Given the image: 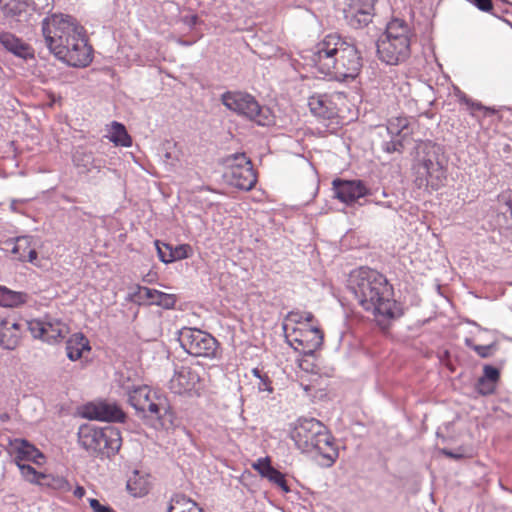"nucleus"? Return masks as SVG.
Listing matches in <instances>:
<instances>
[{
  "label": "nucleus",
  "mask_w": 512,
  "mask_h": 512,
  "mask_svg": "<svg viewBox=\"0 0 512 512\" xmlns=\"http://www.w3.org/2000/svg\"><path fill=\"white\" fill-rule=\"evenodd\" d=\"M348 289L358 305L371 313L379 324L402 315L400 305L394 299L393 286L374 269L360 267L353 270L348 278Z\"/></svg>",
  "instance_id": "1"
},
{
  "label": "nucleus",
  "mask_w": 512,
  "mask_h": 512,
  "mask_svg": "<svg viewBox=\"0 0 512 512\" xmlns=\"http://www.w3.org/2000/svg\"><path fill=\"white\" fill-rule=\"evenodd\" d=\"M290 437L302 452H315L322 464L329 467L338 458V450L327 428L315 418H300L291 429Z\"/></svg>",
  "instance_id": "2"
},
{
  "label": "nucleus",
  "mask_w": 512,
  "mask_h": 512,
  "mask_svg": "<svg viewBox=\"0 0 512 512\" xmlns=\"http://www.w3.org/2000/svg\"><path fill=\"white\" fill-rule=\"evenodd\" d=\"M410 28L404 20L393 19L377 42L379 59L388 65H398L410 56Z\"/></svg>",
  "instance_id": "3"
},
{
  "label": "nucleus",
  "mask_w": 512,
  "mask_h": 512,
  "mask_svg": "<svg viewBox=\"0 0 512 512\" xmlns=\"http://www.w3.org/2000/svg\"><path fill=\"white\" fill-rule=\"evenodd\" d=\"M78 442L82 448L92 455H115L121 445L122 438L119 429L108 426L97 428L83 425L78 432Z\"/></svg>",
  "instance_id": "4"
},
{
  "label": "nucleus",
  "mask_w": 512,
  "mask_h": 512,
  "mask_svg": "<svg viewBox=\"0 0 512 512\" xmlns=\"http://www.w3.org/2000/svg\"><path fill=\"white\" fill-rule=\"evenodd\" d=\"M82 29L75 18L65 14H53L42 22V33L49 50L54 53L70 41Z\"/></svg>",
  "instance_id": "5"
},
{
  "label": "nucleus",
  "mask_w": 512,
  "mask_h": 512,
  "mask_svg": "<svg viewBox=\"0 0 512 512\" xmlns=\"http://www.w3.org/2000/svg\"><path fill=\"white\" fill-rule=\"evenodd\" d=\"M414 183L419 189L431 193L438 191L445 186L447 180V170L438 160L435 153H427L426 156L419 159L413 167Z\"/></svg>",
  "instance_id": "6"
},
{
  "label": "nucleus",
  "mask_w": 512,
  "mask_h": 512,
  "mask_svg": "<svg viewBox=\"0 0 512 512\" xmlns=\"http://www.w3.org/2000/svg\"><path fill=\"white\" fill-rule=\"evenodd\" d=\"M179 342L181 347L194 357L214 359L218 356L219 342L203 330L183 327L179 332Z\"/></svg>",
  "instance_id": "7"
},
{
  "label": "nucleus",
  "mask_w": 512,
  "mask_h": 512,
  "mask_svg": "<svg viewBox=\"0 0 512 512\" xmlns=\"http://www.w3.org/2000/svg\"><path fill=\"white\" fill-rule=\"evenodd\" d=\"M222 103L229 110L254 121L258 125H267L270 121L269 111L259 105L256 99L244 92L228 91L221 97Z\"/></svg>",
  "instance_id": "8"
},
{
  "label": "nucleus",
  "mask_w": 512,
  "mask_h": 512,
  "mask_svg": "<svg viewBox=\"0 0 512 512\" xmlns=\"http://www.w3.org/2000/svg\"><path fill=\"white\" fill-rule=\"evenodd\" d=\"M128 402L139 414L151 419H161L166 399L147 385L133 387L128 391Z\"/></svg>",
  "instance_id": "9"
},
{
  "label": "nucleus",
  "mask_w": 512,
  "mask_h": 512,
  "mask_svg": "<svg viewBox=\"0 0 512 512\" xmlns=\"http://www.w3.org/2000/svg\"><path fill=\"white\" fill-rule=\"evenodd\" d=\"M333 67L326 76L334 77L338 80L355 78L362 68V57L358 49L344 40V45L338 49L337 56L334 58Z\"/></svg>",
  "instance_id": "10"
},
{
  "label": "nucleus",
  "mask_w": 512,
  "mask_h": 512,
  "mask_svg": "<svg viewBox=\"0 0 512 512\" xmlns=\"http://www.w3.org/2000/svg\"><path fill=\"white\" fill-rule=\"evenodd\" d=\"M59 60L73 67H86L92 61V47L82 29L70 41L53 53Z\"/></svg>",
  "instance_id": "11"
},
{
  "label": "nucleus",
  "mask_w": 512,
  "mask_h": 512,
  "mask_svg": "<svg viewBox=\"0 0 512 512\" xmlns=\"http://www.w3.org/2000/svg\"><path fill=\"white\" fill-rule=\"evenodd\" d=\"M26 327L33 338L40 339L49 344L62 342L70 332L67 323L48 315L42 319L27 321Z\"/></svg>",
  "instance_id": "12"
},
{
  "label": "nucleus",
  "mask_w": 512,
  "mask_h": 512,
  "mask_svg": "<svg viewBox=\"0 0 512 512\" xmlns=\"http://www.w3.org/2000/svg\"><path fill=\"white\" fill-rule=\"evenodd\" d=\"M285 336L296 350H300L304 354L313 353L320 348L324 337L317 321L307 323L303 327L292 328L285 333Z\"/></svg>",
  "instance_id": "13"
},
{
  "label": "nucleus",
  "mask_w": 512,
  "mask_h": 512,
  "mask_svg": "<svg viewBox=\"0 0 512 512\" xmlns=\"http://www.w3.org/2000/svg\"><path fill=\"white\" fill-rule=\"evenodd\" d=\"M344 45V40L337 34L326 35L319 41L312 52L311 62L315 69L323 75L330 72L334 58L337 56L338 49Z\"/></svg>",
  "instance_id": "14"
},
{
  "label": "nucleus",
  "mask_w": 512,
  "mask_h": 512,
  "mask_svg": "<svg viewBox=\"0 0 512 512\" xmlns=\"http://www.w3.org/2000/svg\"><path fill=\"white\" fill-rule=\"evenodd\" d=\"M235 160L237 163L229 168L230 184L241 190H251L257 182L251 161L244 154L236 156Z\"/></svg>",
  "instance_id": "15"
},
{
  "label": "nucleus",
  "mask_w": 512,
  "mask_h": 512,
  "mask_svg": "<svg viewBox=\"0 0 512 512\" xmlns=\"http://www.w3.org/2000/svg\"><path fill=\"white\" fill-rule=\"evenodd\" d=\"M201 382L199 373L189 366H181L170 379L169 388L175 394H185L198 388Z\"/></svg>",
  "instance_id": "16"
},
{
  "label": "nucleus",
  "mask_w": 512,
  "mask_h": 512,
  "mask_svg": "<svg viewBox=\"0 0 512 512\" xmlns=\"http://www.w3.org/2000/svg\"><path fill=\"white\" fill-rule=\"evenodd\" d=\"M26 322L13 314H7V318L0 327V345L6 349H14L20 342Z\"/></svg>",
  "instance_id": "17"
},
{
  "label": "nucleus",
  "mask_w": 512,
  "mask_h": 512,
  "mask_svg": "<svg viewBox=\"0 0 512 512\" xmlns=\"http://www.w3.org/2000/svg\"><path fill=\"white\" fill-rule=\"evenodd\" d=\"M83 416L100 421H123L124 412L116 404L107 402L91 403L84 407Z\"/></svg>",
  "instance_id": "18"
},
{
  "label": "nucleus",
  "mask_w": 512,
  "mask_h": 512,
  "mask_svg": "<svg viewBox=\"0 0 512 512\" xmlns=\"http://www.w3.org/2000/svg\"><path fill=\"white\" fill-rule=\"evenodd\" d=\"M333 187L336 197L346 204H351L368 193L362 181L336 179L333 181Z\"/></svg>",
  "instance_id": "19"
},
{
  "label": "nucleus",
  "mask_w": 512,
  "mask_h": 512,
  "mask_svg": "<svg viewBox=\"0 0 512 512\" xmlns=\"http://www.w3.org/2000/svg\"><path fill=\"white\" fill-rule=\"evenodd\" d=\"M137 289L139 298L146 301L149 305H158L165 309H171L176 304L177 299L173 294H167L144 286H138Z\"/></svg>",
  "instance_id": "20"
},
{
  "label": "nucleus",
  "mask_w": 512,
  "mask_h": 512,
  "mask_svg": "<svg viewBox=\"0 0 512 512\" xmlns=\"http://www.w3.org/2000/svg\"><path fill=\"white\" fill-rule=\"evenodd\" d=\"M45 457L34 445L26 440L19 441L15 448L14 460L16 465L24 464L25 461L32 462L36 465H42Z\"/></svg>",
  "instance_id": "21"
},
{
  "label": "nucleus",
  "mask_w": 512,
  "mask_h": 512,
  "mask_svg": "<svg viewBox=\"0 0 512 512\" xmlns=\"http://www.w3.org/2000/svg\"><path fill=\"white\" fill-rule=\"evenodd\" d=\"M0 43L7 51L18 57L24 59L33 57V51L31 47L11 33H0Z\"/></svg>",
  "instance_id": "22"
},
{
  "label": "nucleus",
  "mask_w": 512,
  "mask_h": 512,
  "mask_svg": "<svg viewBox=\"0 0 512 512\" xmlns=\"http://www.w3.org/2000/svg\"><path fill=\"white\" fill-rule=\"evenodd\" d=\"M151 484L149 475L134 470L127 480V491L134 497H143L149 493Z\"/></svg>",
  "instance_id": "23"
},
{
  "label": "nucleus",
  "mask_w": 512,
  "mask_h": 512,
  "mask_svg": "<svg viewBox=\"0 0 512 512\" xmlns=\"http://www.w3.org/2000/svg\"><path fill=\"white\" fill-rule=\"evenodd\" d=\"M67 356L70 360L76 361L83 356L85 351L91 350L89 340L83 333L73 334L67 341Z\"/></svg>",
  "instance_id": "24"
},
{
  "label": "nucleus",
  "mask_w": 512,
  "mask_h": 512,
  "mask_svg": "<svg viewBox=\"0 0 512 512\" xmlns=\"http://www.w3.org/2000/svg\"><path fill=\"white\" fill-rule=\"evenodd\" d=\"M15 257L23 262H33L37 259V252L32 245V239L28 236L18 237L12 248Z\"/></svg>",
  "instance_id": "25"
},
{
  "label": "nucleus",
  "mask_w": 512,
  "mask_h": 512,
  "mask_svg": "<svg viewBox=\"0 0 512 512\" xmlns=\"http://www.w3.org/2000/svg\"><path fill=\"white\" fill-rule=\"evenodd\" d=\"M39 486L43 489L51 490L61 494L68 493L72 490V486L68 479L58 474L44 473Z\"/></svg>",
  "instance_id": "26"
},
{
  "label": "nucleus",
  "mask_w": 512,
  "mask_h": 512,
  "mask_svg": "<svg viewBox=\"0 0 512 512\" xmlns=\"http://www.w3.org/2000/svg\"><path fill=\"white\" fill-rule=\"evenodd\" d=\"M315 317L312 312L309 311H290L286 318L284 323V331L289 332L292 328H299L303 327V325H306L307 323H313L315 322Z\"/></svg>",
  "instance_id": "27"
},
{
  "label": "nucleus",
  "mask_w": 512,
  "mask_h": 512,
  "mask_svg": "<svg viewBox=\"0 0 512 512\" xmlns=\"http://www.w3.org/2000/svg\"><path fill=\"white\" fill-rule=\"evenodd\" d=\"M168 512H204L198 503L183 494H175L170 501Z\"/></svg>",
  "instance_id": "28"
},
{
  "label": "nucleus",
  "mask_w": 512,
  "mask_h": 512,
  "mask_svg": "<svg viewBox=\"0 0 512 512\" xmlns=\"http://www.w3.org/2000/svg\"><path fill=\"white\" fill-rule=\"evenodd\" d=\"M28 295L25 292L14 291L0 285V306L18 307L27 302Z\"/></svg>",
  "instance_id": "29"
},
{
  "label": "nucleus",
  "mask_w": 512,
  "mask_h": 512,
  "mask_svg": "<svg viewBox=\"0 0 512 512\" xmlns=\"http://www.w3.org/2000/svg\"><path fill=\"white\" fill-rule=\"evenodd\" d=\"M0 6L5 17L19 18L31 13L26 0H0Z\"/></svg>",
  "instance_id": "30"
},
{
  "label": "nucleus",
  "mask_w": 512,
  "mask_h": 512,
  "mask_svg": "<svg viewBox=\"0 0 512 512\" xmlns=\"http://www.w3.org/2000/svg\"><path fill=\"white\" fill-rule=\"evenodd\" d=\"M308 105L311 112L319 117L329 118L333 114L330 101L326 95H313L309 98Z\"/></svg>",
  "instance_id": "31"
},
{
  "label": "nucleus",
  "mask_w": 512,
  "mask_h": 512,
  "mask_svg": "<svg viewBox=\"0 0 512 512\" xmlns=\"http://www.w3.org/2000/svg\"><path fill=\"white\" fill-rule=\"evenodd\" d=\"M109 140L117 146L129 147L132 144L131 137L127 133L125 126L119 122H112Z\"/></svg>",
  "instance_id": "32"
},
{
  "label": "nucleus",
  "mask_w": 512,
  "mask_h": 512,
  "mask_svg": "<svg viewBox=\"0 0 512 512\" xmlns=\"http://www.w3.org/2000/svg\"><path fill=\"white\" fill-rule=\"evenodd\" d=\"M410 120L407 117L398 116L388 120L387 131L391 136L405 137L410 134Z\"/></svg>",
  "instance_id": "33"
},
{
  "label": "nucleus",
  "mask_w": 512,
  "mask_h": 512,
  "mask_svg": "<svg viewBox=\"0 0 512 512\" xmlns=\"http://www.w3.org/2000/svg\"><path fill=\"white\" fill-rule=\"evenodd\" d=\"M74 165L80 169L81 172L87 173L92 169H100V165H95V161L91 153L77 151L73 157Z\"/></svg>",
  "instance_id": "34"
},
{
  "label": "nucleus",
  "mask_w": 512,
  "mask_h": 512,
  "mask_svg": "<svg viewBox=\"0 0 512 512\" xmlns=\"http://www.w3.org/2000/svg\"><path fill=\"white\" fill-rule=\"evenodd\" d=\"M164 248L169 251V257H165L168 261L183 260L192 255V247L189 244H181L176 247L164 244Z\"/></svg>",
  "instance_id": "35"
},
{
  "label": "nucleus",
  "mask_w": 512,
  "mask_h": 512,
  "mask_svg": "<svg viewBox=\"0 0 512 512\" xmlns=\"http://www.w3.org/2000/svg\"><path fill=\"white\" fill-rule=\"evenodd\" d=\"M20 470L23 479L31 484L40 485L43 472H38L34 467L29 464H19L17 466Z\"/></svg>",
  "instance_id": "36"
},
{
  "label": "nucleus",
  "mask_w": 512,
  "mask_h": 512,
  "mask_svg": "<svg viewBox=\"0 0 512 512\" xmlns=\"http://www.w3.org/2000/svg\"><path fill=\"white\" fill-rule=\"evenodd\" d=\"M497 201L500 212L512 220V189L501 192Z\"/></svg>",
  "instance_id": "37"
},
{
  "label": "nucleus",
  "mask_w": 512,
  "mask_h": 512,
  "mask_svg": "<svg viewBox=\"0 0 512 512\" xmlns=\"http://www.w3.org/2000/svg\"><path fill=\"white\" fill-rule=\"evenodd\" d=\"M266 479L279 487L284 493H289L291 491L287 484L285 475L275 468L270 471V473L266 476Z\"/></svg>",
  "instance_id": "38"
},
{
  "label": "nucleus",
  "mask_w": 512,
  "mask_h": 512,
  "mask_svg": "<svg viewBox=\"0 0 512 512\" xmlns=\"http://www.w3.org/2000/svg\"><path fill=\"white\" fill-rule=\"evenodd\" d=\"M466 345L473 349L481 358H488L493 355L494 345H477L472 340L466 339Z\"/></svg>",
  "instance_id": "39"
},
{
  "label": "nucleus",
  "mask_w": 512,
  "mask_h": 512,
  "mask_svg": "<svg viewBox=\"0 0 512 512\" xmlns=\"http://www.w3.org/2000/svg\"><path fill=\"white\" fill-rule=\"evenodd\" d=\"M252 468L264 478H266L270 471L274 469V467L271 465V460L269 457L259 458L252 464Z\"/></svg>",
  "instance_id": "40"
},
{
  "label": "nucleus",
  "mask_w": 512,
  "mask_h": 512,
  "mask_svg": "<svg viewBox=\"0 0 512 512\" xmlns=\"http://www.w3.org/2000/svg\"><path fill=\"white\" fill-rule=\"evenodd\" d=\"M465 103L467 104L468 108L471 111V114L475 116L476 112H481L484 117L490 116L496 113V110L494 108L485 107L481 103L473 102L469 99H465Z\"/></svg>",
  "instance_id": "41"
},
{
  "label": "nucleus",
  "mask_w": 512,
  "mask_h": 512,
  "mask_svg": "<svg viewBox=\"0 0 512 512\" xmlns=\"http://www.w3.org/2000/svg\"><path fill=\"white\" fill-rule=\"evenodd\" d=\"M350 12L353 14L355 21L360 25H367L371 20V13L369 9L355 10L354 7H351Z\"/></svg>",
  "instance_id": "42"
},
{
  "label": "nucleus",
  "mask_w": 512,
  "mask_h": 512,
  "mask_svg": "<svg viewBox=\"0 0 512 512\" xmlns=\"http://www.w3.org/2000/svg\"><path fill=\"white\" fill-rule=\"evenodd\" d=\"M30 12L41 13L51 7L52 0H26Z\"/></svg>",
  "instance_id": "43"
},
{
  "label": "nucleus",
  "mask_w": 512,
  "mask_h": 512,
  "mask_svg": "<svg viewBox=\"0 0 512 512\" xmlns=\"http://www.w3.org/2000/svg\"><path fill=\"white\" fill-rule=\"evenodd\" d=\"M88 502L93 512H115L112 507L101 504L95 498L88 499Z\"/></svg>",
  "instance_id": "44"
},
{
  "label": "nucleus",
  "mask_w": 512,
  "mask_h": 512,
  "mask_svg": "<svg viewBox=\"0 0 512 512\" xmlns=\"http://www.w3.org/2000/svg\"><path fill=\"white\" fill-rule=\"evenodd\" d=\"M484 377L491 381V382H497L499 377H500V373H499V370L491 365H485L484 366Z\"/></svg>",
  "instance_id": "45"
},
{
  "label": "nucleus",
  "mask_w": 512,
  "mask_h": 512,
  "mask_svg": "<svg viewBox=\"0 0 512 512\" xmlns=\"http://www.w3.org/2000/svg\"><path fill=\"white\" fill-rule=\"evenodd\" d=\"M471 2L483 12H491L493 9L492 0H471Z\"/></svg>",
  "instance_id": "46"
},
{
  "label": "nucleus",
  "mask_w": 512,
  "mask_h": 512,
  "mask_svg": "<svg viewBox=\"0 0 512 512\" xmlns=\"http://www.w3.org/2000/svg\"><path fill=\"white\" fill-rule=\"evenodd\" d=\"M403 148V143L401 140L397 139V140H392L390 142H387L386 143V146H385V150L388 152V153H392V152H400Z\"/></svg>",
  "instance_id": "47"
},
{
  "label": "nucleus",
  "mask_w": 512,
  "mask_h": 512,
  "mask_svg": "<svg viewBox=\"0 0 512 512\" xmlns=\"http://www.w3.org/2000/svg\"><path fill=\"white\" fill-rule=\"evenodd\" d=\"M156 247H157L158 256H159L160 260L164 263H171L172 261H168L165 258V257H169V251H167L164 248V244L162 246H159V241H156Z\"/></svg>",
  "instance_id": "48"
},
{
  "label": "nucleus",
  "mask_w": 512,
  "mask_h": 512,
  "mask_svg": "<svg viewBox=\"0 0 512 512\" xmlns=\"http://www.w3.org/2000/svg\"><path fill=\"white\" fill-rule=\"evenodd\" d=\"M183 22L185 24H187L188 26L193 27V26H195L198 23V16L195 15V14L189 15V16H185L183 18Z\"/></svg>",
  "instance_id": "49"
},
{
  "label": "nucleus",
  "mask_w": 512,
  "mask_h": 512,
  "mask_svg": "<svg viewBox=\"0 0 512 512\" xmlns=\"http://www.w3.org/2000/svg\"><path fill=\"white\" fill-rule=\"evenodd\" d=\"M85 489L83 486L77 485L75 489L73 490V494L76 498L81 499L85 496Z\"/></svg>",
  "instance_id": "50"
},
{
  "label": "nucleus",
  "mask_w": 512,
  "mask_h": 512,
  "mask_svg": "<svg viewBox=\"0 0 512 512\" xmlns=\"http://www.w3.org/2000/svg\"><path fill=\"white\" fill-rule=\"evenodd\" d=\"M443 453H444L446 456L451 457V458H458V457H459V456L454 455L452 452L447 451V450H443Z\"/></svg>",
  "instance_id": "51"
},
{
  "label": "nucleus",
  "mask_w": 512,
  "mask_h": 512,
  "mask_svg": "<svg viewBox=\"0 0 512 512\" xmlns=\"http://www.w3.org/2000/svg\"><path fill=\"white\" fill-rule=\"evenodd\" d=\"M252 373H253L256 377H259V378L261 377V375H260V370H259L258 368H254V369L252 370Z\"/></svg>",
  "instance_id": "52"
}]
</instances>
